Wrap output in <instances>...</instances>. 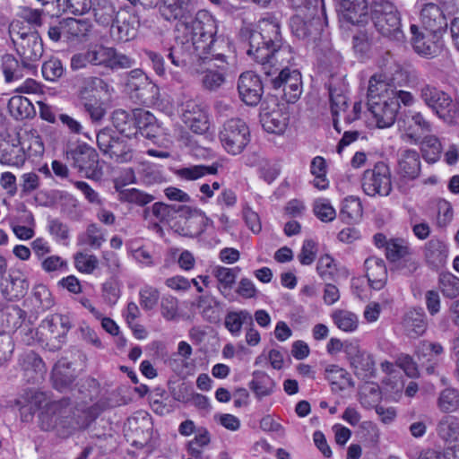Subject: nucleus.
<instances>
[{
	"instance_id": "4468645a",
	"label": "nucleus",
	"mask_w": 459,
	"mask_h": 459,
	"mask_svg": "<svg viewBox=\"0 0 459 459\" xmlns=\"http://www.w3.org/2000/svg\"><path fill=\"white\" fill-rule=\"evenodd\" d=\"M344 352L356 377L368 380L375 375V361L371 354L359 348L356 342L344 345Z\"/></svg>"
},
{
	"instance_id": "49530a36",
	"label": "nucleus",
	"mask_w": 459,
	"mask_h": 459,
	"mask_svg": "<svg viewBox=\"0 0 459 459\" xmlns=\"http://www.w3.org/2000/svg\"><path fill=\"white\" fill-rule=\"evenodd\" d=\"M19 364L24 371H32L36 377L42 378L46 372L45 364L42 359L33 351L23 352L19 358Z\"/></svg>"
},
{
	"instance_id": "603ef678",
	"label": "nucleus",
	"mask_w": 459,
	"mask_h": 459,
	"mask_svg": "<svg viewBox=\"0 0 459 459\" xmlns=\"http://www.w3.org/2000/svg\"><path fill=\"white\" fill-rule=\"evenodd\" d=\"M335 325L344 332H353L357 329L358 316L347 310H337L332 314Z\"/></svg>"
},
{
	"instance_id": "f03ea898",
	"label": "nucleus",
	"mask_w": 459,
	"mask_h": 459,
	"mask_svg": "<svg viewBox=\"0 0 459 459\" xmlns=\"http://www.w3.org/2000/svg\"><path fill=\"white\" fill-rule=\"evenodd\" d=\"M176 42L168 48V58L178 68H184L195 62H226L225 54L220 52L227 43L217 36L216 20L206 11H199L191 22L177 24Z\"/></svg>"
},
{
	"instance_id": "dca6fc26",
	"label": "nucleus",
	"mask_w": 459,
	"mask_h": 459,
	"mask_svg": "<svg viewBox=\"0 0 459 459\" xmlns=\"http://www.w3.org/2000/svg\"><path fill=\"white\" fill-rule=\"evenodd\" d=\"M72 405L69 398H63L59 401H53L46 403L44 409L39 413V427L42 430L49 431L62 423V419L67 418L71 411Z\"/></svg>"
},
{
	"instance_id": "c756f323",
	"label": "nucleus",
	"mask_w": 459,
	"mask_h": 459,
	"mask_svg": "<svg viewBox=\"0 0 459 459\" xmlns=\"http://www.w3.org/2000/svg\"><path fill=\"white\" fill-rule=\"evenodd\" d=\"M411 42L416 53L426 58H432L439 53V46L434 40L426 37L417 25H411Z\"/></svg>"
},
{
	"instance_id": "72a5a7b5",
	"label": "nucleus",
	"mask_w": 459,
	"mask_h": 459,
	"mask_svg": "<svg viewBox=\"0 0 459 459\" xmlns=\"http://www.w3.org/2000/svg\"><path fill=\"white\" fill-rule=\"evenodd\" d=\"M26 316V311L17 305L8 306L0 311V327L7 332H16L22 326Z\"/></svg>"
},
{
	"instance_id": "39448f33",
	"label": "nucleus",
	"mask_w": 459,
	"mask_h": 459,
	"mask_svg": "<svg viewBox=\"0 0 459 459\" xmlns=\"http://www.w3.org/2000/svg\"><path fill=\"white\" fill-rule=\"evenodd\" d=\"M420 97L444 121L452 123L459 118V102L453 100L446 92L424 84L420 88Z\"/></svg>"
},
{
	"instance_id": "c85d7f7f",
	"label": "nucleus",
	"mask_w": 459,
	"mask_h": 459,
	"mask_svg": "<svg viewBox=\"0 0 459 459\" xmlns=\"http://www.w3.org/2000/svg\"><path fill=\"white\" fill-rule=\"evenodd\" d=\"M394 88L390 85L383 74H374L370 77L368 88V102L371 100H390L393 98Z\"/></svg>"
},
{
	"instance_id": "4d7b16f0",
	"label": "nucleus",
	"mask_w": 459,
	"mask_h": 459,
	"mask_svg": "<svg viewBox=\"0 0 459 459\" xmlns=\"http://www.w3.org/2000/svg\"><path fill=\"white\" fill-rule=\"evenodd\" d=\"M33 298L39 308L45 311L54 305L52 294L48 287L44 284H38L33 289Z\"/></svg>"
},
{
	"instance_id": "393cba45",
	"label": "nucleus",
	"mask_w": 459,
	"mask_h": 459,
	"mask_svg": "<svg viewBox=\"0 0 459 459\" xmlns=\"http://www.w3.org/2000/svg\"><path fill=\"white\" fill-rule=\"evenodd\" d=\"M35 68L23 58L21 63L12 54H4L1 58V70L6 82L18 81L22 79L26 73L33 71Z\"/></svg>"
},
{
	"instance_id": "79ce46f5",
	"label": "nucleus",
	"mask_w": 459,
	"mask_h": 459,
	"mask_svg": "<svg viewBox=\"0 0 459 459\" xmlns=\"http://www.w3.org/2000/svg\"><path fill=\"white\" fill-rule=\"evenodd\" d=\"M262 123L265 131L280 134H282L288 126L289 116L281 110H273L263 117Z\"/></svg>"
},
{
	"instance_id": "4c0bfd02",
	"label": "nucleus",
	"mask_w": 459,
	"mask_h": 459,
	"mask_svg": "<svg viewBox=\"0 0 459 459\" xmlns=\"http://www.w3.org/2000/svg\"><path fill=\"white\" fill-rule=\"evenodd\" d=\"M92 28L88 19L67 18L63 20L64 35L67 39H85Z\"/></svg>"
},
{
	"instance_id": "412c9836",
	"label": "nucleus",
	"mask_w": 459,
	"mask_h": 459,
	"mask_svg": "<svg viewBox=\"0 0 459 459\" xmlns=\"http://www.w3.org/2000/svg\"><path fill=\"white\" fill-rule=\"evenodd\" d=\"M94 65L113 71L115 69V39L112 33L100 37L99 41L91 47Z\"/></svg>"
},
{
	"instance_id": "9d476101",
	"label": "nucleus",
	"mask_w": 459,
	"mask_h": 459,
	"mask_svg": "<svg viewBox=\"0 0 459 459\" xmlns=\"http://www.w3.org/2000/svg\"><path fill=\"white\" fill-rule=\"evenodd\" d=\"M364 193L369 196H387L392 191L391 171L384 162H377L373 169L364 171L361 179Z\"/></svg>"
},
{
	"instance_id": "cd10ccee",
	"label": "nucleus",
	"mask_w": 459,
	"mask_h": 459,
	"mask_svg": "<svg viewBox=\"0 0 459 459\" xmlns=\"http://www.w3.org/2000/svg\"><path fill=\"white\" fill-rule=\"evenodd\" d=\"M29 289V282L22 275L9 274L0 282V290L4 299L15 300L23 298Z\"/></svg>"
},
{
	"instance_id": "09e8293b",
	"label": "nucleus",
	"mask_w": 459,
	"mask_h": 459,
	"mask_svg": "<svg viewBox=\"0 0 459 459\" xmlns=\"http://www.w3.org/2000/svg\"><path fill=\"white\" fill-rule=\"evenodd\" d=\"M421 144L423 158L429 163H435L440 158L442 146L435 135H424L419 143Z\"/></svg>"
},
{
	"instance_id": "ddd939ff",
	"label": "nucleus",
	"mask_w": 459,
	"mask_h": 459,
	"mask_svg": "<svg viewBox=\"0 0 459 459\" xmlns=\"http://www.w3.org/2000/svg\"><path fill=\"white\" fill-rule=\"evenodd\" d=\"M181 119L195 134H202L209 129L207 107L197 100L188 99L181 104Z\"/></svg>"
},
{
	"instance_id": "de8ad7c7",
	"label": "nucleus",
	"mask_w": 459,
	"mask_h": 459,
	"mask_svg": "<svg viewBox=\"0 0 459 459\" xmlns=\"http://www.w3.org/2000/svg\"><path fill=\"white\" fill-rule=\"evenodd\" d=\"M225 65H222L219 66L217 71L212 68H206L204 71L195 69V71L203 74L201 79L203 87L209 91H215L225 82Z\"/></svg>"
},
{
	"instance_id": "3c124183",
	"label": "nucleus",
	"mask_w": 459,
	"mask_h": 459,
	"mask_svg": "<svg viewBox=\"0 0 459 459\" xmlns=\"http://www.w3.org/2000/svg\"><path fill=\"white\" fill-rule=\"evenodd\" d=\"M117 198L121 202H127L143 206L152 202L155 197L136 188H128L118 191Z\"/></svg>"
},
{
	"instance_id": "473e14b6",
	"label": "nucleus",
	"mask_w": 459,
	"mask_h": 459,
	"mask_svg": "<svg viewBox=\"0 0 459 459\" xmlns=\"http://www.w3.org/2000/svg\"><path fill=\"white\" fill-rule=\"evenodd\" d=\"M40 327L48 329L53 337L62 342L66 333L72 327L70 318L61 314H54L46 317L40 324Z\"/></svg>"
},
{
	"instance_id": "338daca9",
	"label": "nucleus",
	"mask_w": 459,
	"mask_h": 459,
	"mask_svg": "<svg viewBox=\"0 0 459 459\" xmlns=\"http://www.w3.org/2000/svg\"><path fill=\"white\" fill-rule=\"evenodd\" d=\"M98 260L92 255L77 253L74 255V265L76 269L84 273H91L97 267Z\"/></svg>"
},
{
	"instance_id": "20e7f679",
	"label": "nucleus",
	"mask_w": 459,
	"mask_h": 459,
	"mask_svg": "<svg viewBox=\"0 0 459 459\" xmlns=\"http://www.w3.org/2000/svg\"><path fill=\"white\" fill-rule=\"evenodd\" d=\"M10 36L19 56L36 68V63L39 61L44 51L39 32L36 30H25L16 23L11 25Z\"/></svg>"
},
{
	"instance_id": "ea45409f",
	"label": "nucleus",
	"mask_w": 459,
	"mask_h": 459,
	"mask_svg": "<svg viewBox=\"0 0 459 459\" xmlns=\"http://www.w3.org/2000/svg\"><path fill=\"white\" fill-rule=\"evenodd\" d=\"M442 413H453L459 410V391L448 386L439 392L436 402Z\"/></svg>"
},
{
	"instance_id": "7c9ffc66",
	"label": "nucleus",
	"mask_w": 459,
	"mask_h": 459,
	"mask_svg": "<svg viewBox=\"0 0 459 459\" xmlns=\"http://www.w3.org/2000/svg\"><path fill=\"white\" fill-rule=\"evenodd\" d=\"M424 255L429 265L433 268H440L446 263L448 249L443 241L432 238L425 245Z\"/></svg>"
},
{
	"instance_id": "13d9d810",
	"label": "nucleus",
	"mask_w": 459,
	"mask_h": 459,
	"mask_svg": "<svg viewBox=\"0 0 459 459\" xmlns=\"http://www.w3.org/2000/svg\"><path fill=\"white\" fill-rule=\"evenodd\" d=\"M62 62L57 58H51L42 65V74L48 81L55 82L64 74Z\"/></svg>"
},
{
	"instance_id": "c03bdc74",
	"label": "nucleus",
	"mask_w": 459,
	"mask_h": 459,
	"mask_svg": "<svg viewBox=\"0 0 459 459\" xmlns=\"http://www.w3.org/2000/svg\"><path fill=\"white\" fill-rule=\"evenodd\" d=\"M11 115L16 119L28 118L34 112V108L29 99L21 95L13 96L8 102Z\"/></svg>"
},
{
	"instance_id": "aec40b11",
	"label": "nucleus",
	"mask_w": 459,
	"mask_h": 459,
	"mask_svg": "<svg viewBox=\"0 0 459 459\" xmlns=\"http://www.w3.org/2000/svg\"><path fill=\"white\" fill-rule=\"evenodd\" d=\"M330 108L333 115V127L339 133L341 129L338 124V117L347 113L348 98L346 96L347 86L341 80L332 79L328 83Z\"/></svg>"
},
{
	"instance_id": "4be33fe9",
	"label": "nucleus",
	"mask_w": 459,
	"mask_h": 459,
	"mask_svg": "<svg viewBox=\"0 0 459 459\" xmlns=\"http://www.w3.org/2000/svg\"><path fill=\"white\" fill-rule=\"evenodd\" d=\"M420 19L423 28L430 34L436 35L447 28L446 15L442 9L434 3L420 5Z\"/></svg>"
},
{
	"instance_id": "1a4fd4ad",
	"label": "nucleus",
	"mask_w": 459,
	"mask_h": 459,
	"mask_svg": "<svg viewBox=\"0 0 459 459\" xmlns=\"http://www.w3.org/2000/svg\"><path fill=\"white\" fill-rule=\"evenodd\" d=\"M299 13L291 17L290 26L292 33L299 39L316 38L321 30V20L316 14V2L297 8Z\"/></svg>"
},
{
	"instance_id": "864d4df0",
	"label": "nucleus",
	"mask_w": 459,
	"mask_h": 459,
	"mask_svg": "<svg viewBox=\"0 0 459 459\" xmlns=\"http://www.w3.org/2000/svg\"><path fill=\"white\" fill-rule=\"evenodd\" d=\"M105 241L101 230L94 223L90 224L85 233L78 238V243L91 248H99Z\"/></svg>"
},
{
	"instance_id": "a18cd8bd",
	"label": "nucleus",
	"mask_w": 459,
	"mask_h": 459,
	"mask_svg": "<svg viewBox=\"0 0 459 459\" xmlns=\"http://www.w3.org/2000/svg\"><path fill=\"white\" fill-rule=\"evenodd\" d=\"M362 216V205L359 198L346 197L342 204L340 218L342 221L350 224L357 221Z\"/></svg>"
},
{
	"instance_id": "a19ab883",
	"label": "nucleus",
	"mask_w": 459,
	"mask_h": 459,
	"mask_svg": "<svg viewBox=\"0 0 459 459\" xmlns=\"http://www.w3.org/2000/svg\"><path fill=\"white\" fill-rule=\"evenodd\" d=\"M438 437L446 442H455L459 439V419L453 415L443 416L437 423Z\"/></svg>"
},
{
	"instance_id": "0eeeda50",
	"label": "nucleus",
	"mask_w": 459,
	"mask_h": 459,
	"mask_svg": "<svg viewBox=\"0 0 459 459\" xmlns=\"http://www.w3.org/2000/svg\"><path fill=\"white\" fill-rule=\"evenodd\" d=\"M219 139L228 153L240 154L250 142L249 128L242 119L231 118L223 124Z\"/></svg>"
},
{
	"instance_id": "bb28decb",
	"label": "nucleus",
	"mask_w": 459,
	"mask_h": 459,
	"mask_svg": "<svg viewBox=\"0 0 459 459\" xmlns=\"http://www.w3.org/2000/svg\"><path fill=\"white\" fill-rule=\"evenodd\" d=\"M366 276L370 286L375 290H381L387 281V269L385 261L377 256L366 259L364 263Z\"/></svg>"
},
{
	"instance_id": "680f3d73",
	"label": "nucleus",
	"mask_w": 459,
	"mask_h": 459,
	"mask_svg": "<svg viewBox=\"0 0 459 459\" xmlns=\"http://www.w3.org/2000/svg\"><path fill=\"white\" fill-rule=\"evenodd\" d=\"M120 76L123 77L124 86L128 92L139 90L145 80L144 74L140 69H134L130 73Z\"/></svg>"
},
{
	"instance_id": "9b49d317",
	"label": "nucleus",
	"mask_w": 459,
	"mask_h": 459,
	"mask_svg": "<svg viewBox=\"0 0 459 459\" xmlns=\"http://www.w3.org/2000/svg\"><path fill=\"white\" fill-rule=\"evenodd\" d=\"M32 143L28 147L25 142L16 139L17 143L4 142L0 144V162L9 166H19L25 160V150L27 149L29 157L42 153L44 151L43 143L39 136L31 137Z\"/></svg>"
},
{
	"instance_id": "6e6552de",
	"label": "nucleus",
	"mask_w": 459,
	"mask_h": 459,
	"mask_svg": "<svg viewBox=\"0 0 459 459\" xmlns=\"http://www.w3.org/2000/svg\"><path fill=\"white\" fill-rule=\"evenodd\" d=\"M385 257L393 264L394 270L404 275H411L420 266L409 242L403 238L388 239Z\"/></svg>"
},
{
	"instance_id": "6ab92c4d",
	"label": "nucleus",
	"mask_w": 459,
	"mask_h": 459,
	"mask_svg": "<svg viewBox=\"0 0 459 459\" xmlns=\"http://www.w3.org/2000/svg\"><path fill=\"white\" fill-rule=\"evenodd\" d=\"M368 108L377 126L379 128H387L395 122L399 104L396 99L393 97L390 100H371V102H368Z\"/></svg>"
},
{
	"instance_id": "5fc2aeb1",
	"label": "nucleus",
	"mask_w": 459,
	"mask_h": 459,
	"mask_svg": "<svg viewBox=\"0 0 459 459\" xmlns=\"http://www.w3.org/2000/svg\"><path fill=\"white\" fill-rule=\"evenodd\" d=\"M316 271L321 278L325 281H336L339 270L332 256L329 255H322L316 265Z\"/></svg>"
},
{
	"instance_id": "6e6d98bb",
	"label": "nucleus",
	"mask_w": 459,
	"mask_h": 459,
	"mask_svg": "<svg viewBox=\"0 0 459 459\" xmlns=\"http://www.w3.org/2000/svg\"><path fill=\"white\" fill-rule=\"evenodd\" d=\"M314 214L323 222L333 221L336 218V211L326 198H318L313 204Z\"/></svg>"
},
{
	"instance_id": "37998d69",
	"label": "nucleus",
	"mask_w": 459,
	"mask_h": 459,
	"mask_svg": "<svg viewBox=\"0 0 459 459\" xmlns=\"http://www.w3.org/2000/svg\"><path fill=\"white\" fill-rule=\"evenodd\" d=\"M220 165L212 163L210 166L193 165L178 169L176 175L185 180H197L206 175H216Z\"/></svg>"
},
{
	"instance_id": "bf43d9fd",
	"label": "nucleus",
	"mask_w": 459,
	"mask_h": 459,
	"mask_svg": "<svg viewBox=\"0 0 459 459\" xmlns=\"http://www.w3.org/2000/svg\"><path fill=\"white\" fill-rule=\"evenodd\" d=\"M440 289L444 296L453 299L459 295V278L451 273L440 277Z\"/></svg>"
},
{
	"instance_id": "58836bf2",
	"label": "nucleus",
	"mask_w": 459,
	"mask_h": 459,
	"mask_svg": "<svg viewBox=\"0 0 459 459\" xmlns=\"http://www.w3.org/2000/svg\"><path fill=\"white\" fill-rule=\"evenodd\" d=\"M225 327L234 336H238L244 325L254 326V318L247 310L229 312L225 316Z\"/></svg>"
},
{
	"instance_id": "423d86ee",
	"label": "nucleus",
	"mask_w": 459,
	"mask_h": 459,
	"mask_svg": "<svg viewBox=\"0 0 459 459\" xmlns=\"http://www.w3.org/2000/svg\"><path fill=\"white\" fill-rule=\"evenodd\" d=\"M66 160L79 173L88 178L100 179L102 176L99 154L87 143H79L66 151Z\"/></svg>"
},
{
	"instance_id": "f3484780",
	"label": "nucleus",
	"mask_w": 459,
	"mask_h": 459,
	"mask_svg": "<svg viewBox=\"0 0 459 459\" xmlns=\"http://www.w3.org/2000/svg\"><path fill=\"white\" fill-rule=\"evenodd\" d=\"M240 99L248 106L257 105L262 98L264 87L260 77L253 72H245L238 81Z\"/></svg>"
},
{
	"instance_id": "e2e57ef3",
	"label": "nucleus",
	"mask_w": 459,
	"mask_h": 459,
	"mask_svg": "<svg viewBox=\"0 0 459 459\" xmlns=\"http://www.w3.org/2000/svg\"><path fill=\"white\" fill-rule=\"evenodd\" d=\"M40 186V178L35 172L24 173L21 177L20 187L22 196L29 195Z\"/></svg>"
},
{
	"instance_id": "b1692460",
	"label": "nucleus",
	"mask_w": 459,
	"mask_h": 459,
	"mask_svg": "<svg viewBox=\"0 0 459 459\" xmlns=\"http://www.w3.org/2000/svg\"><path fill=\"white\" fill-rule=\"evenodd\" d=\"M402 326L404 333L410 338H419L428 329V322L422 308H412L403 316Z\"/></svg>"
},
{
	"instance_id": "7ed1b4c3",
	"label": "nucleus",
	"mask_w": 459,
	"mask_h": 459,
	"mask_svg": "<svg viewBox=\"0 0 459 459\" xmlns=\"http://www.w3.org/2000/svg\"><path fill=\"white\" fill-rule=\"evenodd\" d=\"M370 18L382 36L391 40H403L400 13L389 0H372Z\"/></svg>"
},
{
	"instance_id": "2eb2a0df",
	"label": "nucleus",
	"mask_w": 459,
	"mask_h": 459,
	"mask_svg": "<svg viewBox=\"0 0 459 459\" xmlns=\"http://www.w3.org/2000/svg\"><path fill=\"white\" fill-rule=\"evenodd\" d=\"M86 384L88 388L78 390L80 395L75 398L74 405L78 411L86 414L87 420L91 421L96 419L101 411H105L108 404L107 401L100 400L89 405V402H92L94 398H97L99 389L95 379H89L86 381Z\"/></svg>"
},
{
	"instance_id": "f257e3e1",
	"label": "nucleus",
	"mask_w": 459,
	"mask_h": 459,
	"mask_svg": "<svg viewBox=\"0 0 459 459\" xmlns=\"http://www.w3.org/2000/svg\"><path fill=\"white\" fill-rule=\"evenodd\" d=\"M241 35L247 43V54L261 65L262 72L267 76L278 74L272 79L273 87L282 88L287 102L297 101L302 92L301 74L289 67L294 56L291 48L282 43L279 23L263 19L255 30H241Z\"/></svg>"
},
{
	"instance_id": "2f4dec72",
	"label": "nucleus",
	"mask_w": 459,
	"mask_h": 459,
	"mask_svg": "<svg viewBox=\"0 0 459 459\" xmlns=\"http://www.w3.org/2000/svg\"><path fill=\"white\" fill-rule=\"evenodd\" d=\"M345 19L352 24L363 25L368 22L366 0H341Z\"/></svg>"
},
{
	"instance_id": "69168bd1",
	"label": "nucleus",
	"mask_w": 459,
	"mask_h": 459,
	"mask_svg": "<svg viewBox=\"0 0 459 459\" xmlns=\"http://www.w3.org/2000/svg\"><path fill=\"white\" fill-rule=\"evenodd\" d=\"M112 130L108 128L102 129L97 134V143L100 150L104 153L112 157L114 154L115 138Z\"/></svg>"
},
{
	"instance_id": "052dcab7",
	"label": "nucleus",
	"mask_w": 459,
	"mask_h": 459,
	"mask_svg": "<svg viewBox=\"0 0 459 459\" xmlns=\"http://www.w3.org/2000/svg\"><path fill=\"white\" fill-rule=\"evenodd\" d=\"M95 18L98 23L103 26H109L108 34L112 31V28L115 23V7L112 4L109 5H99L98 8L95 9Z\"/></svg>"
},
{
	"instance_id": "e433bc0d",
	"label": "nucleus",
	"mask_w": 459,
	"mask_h": 459,
	"mask_svg": "<svg viewBox=\"0 0 459 459\" xmlns=\"http://www.w3.org/2000/svg\"><path fill=\"white\" fill-rule=\"evenodd\" d=\"M51 378L54 387L59 391L65 389L74 382V371L65 359H61L55 364Z\"/></svg>"
},
{
	"instance_id": "a211bd4d",
	"label": "nucleus",
	"mask_w": 459,
	"mask_h": 459,
	"mask_svg": "<svg viewBox=\"0 0 459 459\" xmlns=\"http://www.w3.org/2000/svg\"><path fill=\"white\" fill-rule=\"evenodd\" d=\"M150 425L149 420L145 417H129L123 428L127 442L139 448L148 445L152 431Z\"/></svg>"
},
{
	"instance_id": "c9c22d12",
	"label": "nucleus",
	"mask_w": 459,
	"mask_h": 459,
	"mask_svg": "<svg viewBox=\"0 0 459 459\" xmlns=\"http://www.w3.org/2000/svg\"><path fill=\"white\" fill-rule=\"evenodd\" d=\"M248 387L256 399L261 400L273 393L275 383L265 372L257 370L253 373Z\"/></svg>"
},
{
	"instance_id": "f704fd0d",
	"label": "nucleus",
	"mask_w": 459,
	"mask_h": 459,
	"mask_svg": "<svg viewBox=\"0 0 459 459\" xmlns=\"http://www.w3.org/2000/svg\"><path fill=\"white\" fill-rule=\"evenodd\" d=\"M399 174L407 179H415L420 172V160L419 153L414 150H405L398 163Z\"/></svg>"
},
{
	"instance_id": "5701e85b",
	"label": "nucleus",
	"mask_w": 459,
	"mask_h": 459,
	"mask_svg": "<svg viewBox=\"0 0 459 459\" xmlns=\"http://www.w3.org/2000/svg\"><path fill=\"white\" fill-rule=\"evenodd\" d=\"M161 16L167 21L189 22L193 13L191 0H162L159 7Z\"/></svg>"
},
{
	"instance_id": "a878e982",
	"label": "nucleus",
	"mask_w": 459,
	"mask_h": 459,
	"mask_svg": "<svg viewBox=\"0 0 459 459\" xmlns=\"http://www.w3.org/2000/svg\"><path fill=\"white\" fill-rule=\"evenodd\" d=\"M143 116L146 117L148 123L153 118L149 112L141 109L135 110L133 117L125 110H117V132L132 142L133 136L137 134L135 119Z\"/></svg>"
},
{
	"instance_id": "f8f14e48",
	"label": "nucleus",
	"mask_w": 459,
	"mask_h": 459,
	"mask_svg": "<svg viewBox=\"0 0 459 459\" xmlns=\"http://www.w3.org/2000/svg\"><path fill=\"white\" fill-rule=\"evenodd\" d=\"M397 126L404 141L417 144L424 135L431 132V124L420 112L409 110L397 120Z\"/></svg>"
},
{
	"instance_id": "0e129e2a",
	"label": "nucleus",
	"mask_w": 459,
	"mask_h": 459,
	"mask_svg": "<svg viewBox=\"0 0 459 459\" xmlns=\"http://www.w3.org/2000/svg\"><path fill=\"white\" fill-rule=\"evenodd\" d=\"M160 313L162 316L171 321L178 316V300L173 296H165L160 302Z\"/></svg>"
},
{
	"instance_id": "8fccbe9b",
	"label": "nucleus",
	"mask_w": 459,
	"mask_h": 459,
	"mask_svg": "<svg viewBox=\"0 0 459 459\" xmlns=\"http://www.w3.org/2000/svg\"><path fill=\"white\" fill-rule=\"evenodd\" d=\"M238 268H227L223 266H216L212 270V274L219 282V290L224 294L225 291L231 290L233 287Z\"/></svg>"
},
{
	"instance_id": "774afa93",
	"label": "nucleus",
	"mask_w": 459,
	"mask_h": 459,
	"mask_svg": "<svg viewBox=\"0 0 459 459\" xmlns=\"http://www.w3.org/2000/svg\"><path fill=\"white\" fill-rule=\"evenodd\" d=\"M140 304L145 310L152 309L158 303L160 293L157 289L145 286L140 290Z\"/></svg>"
}]
</instances>
